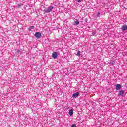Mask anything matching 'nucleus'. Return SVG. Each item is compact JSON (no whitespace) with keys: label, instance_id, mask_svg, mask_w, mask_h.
I'll return each instance as SVG.
<instances>
[{"label":"nucleus","instance_id":"obj_12","mask_svg":"<svg viewBox=\"0 0 127 127\" xmlns=\"http://www.w3.org/2000/svg\"><path fill=\"white\" fill-rule=\"evenodd\" d=\"M71 127H77V125L76 124H73Z\"/></svg>","mask_w":127,"mask_h":127},{"label":"nucleus","instance_id":"obj_5","mask_svg":"<svg viewBox=\"0 0 127 127\" xmlns=\"http://www.w3.org/2000/svg\"><path fill=\"white\" fill-rule=\"evenodd\" d=\"M79 96V92H76L72 95V98H76Z\"/></svg>","mask_w":127,"mask_h":127},{"label":"nucleus","instance_id":"obj_17","mask_svg":"<svg viewBox=\"0 0 127 127\" xmlns=\"http://www.w3.org/2000/svg\"><path fill=\"white\" fill-rule=\"evenodd\" d=\"M82 0H77L78 2H81Z\"/></svg>","mask_w":127,"mask_h":127},{"label":"nucleus","instance_id":"obj_1","mask_svg":"<svg viewBox=\"0 0 127 127\" xmlns=\"http://www.w3.org/2000/svg\"><path fill=\"white\" fill-rule=\"evenodd\" d=\"M54 7L53 6H50L47 9H46L45 11L46 12V13H49V12H51V11H52V9H53Z\"/></svg>","mask_w":127,"mask_h":127},{"label":"nucleus","instance_id":"obj_3","mask_svg":"<svg viewBox=\"0 0 127 127\" xmlns=\"http://www.w3.org/2000/svg\"><path fill=\"white\" fill-rule=\"evenodd\" d=\"M57 56H58V54H57V52H54L52 55V57H53L54 59H56Z\"/></svg>","mask_w":127,"mask_h":127},{"label":"nucleus","instance_id":"obj_9","mask_svg":"<svg viewBox=\"0 0 127 127\" xmlns=\"http://www.w3.org/2000/svg\"><path fill=\"white\" fill-rule=\"evenodd\" d=\"M69 114L70 115V116H73V114H74V112L73 111V109H70L69 110Z\"/></svg>","mask_w":127,"mask_h":127},{"label":"nucleus","instance_id":"obj_14","mask_svg":"<svg viewBox=\"0 0 127 127\" xmlns=\"http://www.w3.org/2000/svg\"><path fill=\"white\" fill-rule=\"evenodd\" d=\"M99 15H100V12H98V13H97L96 17H99Z\"/></svg>","mask_w":127,"mask_h":127},{"label":"nucleus","instance_id":"obj_6","mask_svg":"<svg viewBox=\"0 0 127 127\" xmlns=\"http://www.w3.org/2000/svg\"><path fill=\"white\" fill-rule=\"evenodd\" d=\"M74 25H78V24H80V21H79V20H76L74 21Z\"/></svg>","mask_w":127,"mask_h":127},{"label":"nucleus","instance_id":"obj_7","mask_svg":"<svg viewBox=\"0 0 127 127\" xmlns=\"http://www.w3.org/2000/svg\"><path fill=\"white\" fill-rule=\"evenodd\" d=\"M127 25H124L123 26H122V30L123 31H126V30H127Z\"/></svg>","mask_w":127,"mask_h":127},{"label":"nucleus","instance_id":"obj_13","mask_svg":"<svg viewBox=\"0 0 127 127\" xmlns=\"http://www.w3.org/2000/svg\"><path fill=\"white\" fill-rule=\"evenodd\" d=\"M18 8H20V7H21V4H18Z\"/></svg>","mask_w":127,"mask_h":127},{"label":"nucleus","instance_id":"obj_4","mask_svg":"<svg viewBox=\"0 0 127 127\" xmlns=\"http://www.w3.org/2000/svg\"><path fill=\"white\" fill-rule=\"evenodd\" d=\"M115 87H116V91H119L120 89L121 88V84H117Z\"/></svg>","mask_w":127,"mask_h":127},{"label":"nucleus","instance_id":"obj_2","mask_svg":"<svg viewBox=\"0 0 127 127\" xmlns=\"http://www.w3.org/2000/svg\"><path fill=\"white\" fill-rule=\"evenodd\" d=\"M34 35L36 38H40L41 37V33L40 32H37L35 33Z\"/></svg>","mask_w":127,"mask_h":127},{"label":"nucleus","instance_id":"obj_11","mask_svg":"<svg viewBox=\"0 0 127 127\" xmlns=\"http://www.w3.org/2000/svg\"><path fill=\"white\" fill-rule=\"evenodd\" d=\"M109 64H111V65H114V64H115L114 61H111L110 63H109Z\"/></svg>","mask_w":127,"mask_h":127},{"label":"nucleus","instance_id":"obj_10","mask_svg":"<svg viewBox=\"0 0 127 127\" xmlns=\"http://www.w3.org/2000/svg\"><path fill=\"white\" fill-rule=\"evenodd\" d=\"M77 56H81V52L80 51H78L77 53L76 54Z\"/></svg>","mask_w":127,"mask_h":127},{"label":"nucleus","instance_id":"obj_8","mask_svg":"<svg viewBox=\"0 0 127 127\" xmlns=\"http://www.w3.org/2000/svg\"><path fill=\"white\" fill-rule=\"evenodd\" d=\"M124 95V90H120L118 94V96H123Z\"/></svg>","mask_w":127,"mask_h":127},{"label":"nucleus","instance_id":"obj_18","mask_svg":"<svg viewBox=\"0 0 127 127\" xmlns=\"http://www.w3.org/2000/svg\"><path fill=\"white\" fill-rule=\"evenodd\" d=\"M17 52H19V50H17Z\"/></svg>","mask_w":127,"mask_h":127},{"label":"nucleus","instance_id":"obj_16","mask_svg":"<svg viewBox=\"0 0 127 127\" xmlns=\"http://www.w3.org/2000/svg\"><path fill=\"white\" fill-rule=\"evenodd\" d=\"M33 28H34V26H31L30 29H33Z\"/></svg>","mask_w":127,"mask_h":127},{"label":"nucleus","instance_id":"obj_15","mask_svg":"<svg viewBox=\"0 0 127 127\" xmlns=\"http://www.w3.org/2000/svg\"><path fill=\"white\" fill-rule=\"evenodd\" d=\"M85 22H88V18H86L85 19Z\"/></svg>","mask_w":127,"mask_h":127}]
</instances>
